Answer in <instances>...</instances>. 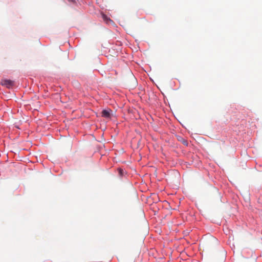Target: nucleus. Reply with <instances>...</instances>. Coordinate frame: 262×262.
<instances>
[{"mask_svg":"<svg viewBox=\"0 0 262 262\" xmlns=\"http://www.w3.org/2000/svg\"><path fill=\"white\" fill-rule=\"evenodd\" d=\"M1 83L2 85L5 86L8 88H10L13 86L14 82L9 79H2Z\"/></svg>","mask_w":262,"mask_h":262,"instance_id":"1","label":"nucleus"},{"mask_svg":"<svg viewBox=\"0 0 262 262\" xmlns=\"http://www.w3.org/2000/svg\"><path fill=\"white\" fill-rule=\"evenodd\" d=\"M112 111L111 110H104L101 112L102 117L105 118L106 119H111V113Z\"/></svg>","mask_w":262,"mask_h":262,"instance_id":"2","label":"nucleus"},{"mask_svg":"<svg viewBox=\"0 0 262 262\" xmlns=\"http://www.w3.org/2000/svg\"><path fill=\"white\" fill-rule=\"evenodd\" d=\"M119 173H120V174H122L123 170L122 169H120L119 170Z\"/></svg>","mask_w":262,"mask_h":262,"instance_id":"3","label":"nucleus"},{"mask_svg":"<svg viewBox=\"0 0 262 262\" xmlns=\"http://www.w3.org/2000/svg\"><path fill=\"white\" fill-rule=\"evenodd\" d=\"M69 1H71V2H73V3L75 2V0H69Z\"/></svg>","mask_w":262,"mask_h":262,"instance_id":"4","label":"nucleus"}]
</instances>
